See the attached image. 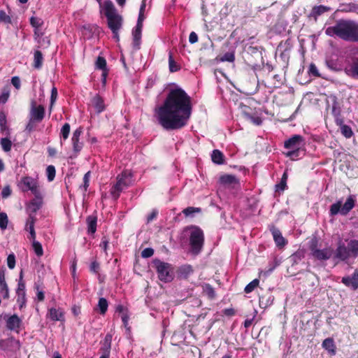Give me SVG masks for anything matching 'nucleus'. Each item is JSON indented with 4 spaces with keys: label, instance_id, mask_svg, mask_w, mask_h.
Listing matches in <instances>:
<instances>
[{
    "label": "nucleus",
    "instance_id": "f257e3e1",
    "mask_svg": "<svg viewBox=\"0 0 358 358\" xmlns=\"http://www.w3.org/2000/svg\"><path fill=\"white\" fill-rule=\"evenodd\" d=\"M192 112L191 97L180 87L171 89L162 104L155 108V117L166 130H178L185 127Z\"/></svg>",
    "mask_w": 358,
    "mask_h": 358
},
{
    "label": "nucleus",
    "instance_id": "f03ea898",
    "mask_svg": "<svg viewBox=\"0 0 358 358\" xmlns=\"http://www.w3.org/2000/svg\"><path fill=\"white\" fill-rule=\"evenodd\" d=\"M327 36L338 38L351 42H358V22L353 20H340L335 25L325 30Z\"/></svg>",
    "mask_w": 358,
    "mask_h": 358
},
{
    "label": "nucleus",
    "instance_id": "7ed1b4c3",
    "mask_svg": "<svg viewBox=\"0 0 358 358\" xmlns=\"http://www.w3.org/2000/svg\"><path fill=\"white\" fill-rule=\"evenodd\" d=\"M102 7L103 12L107 18L108 26L113 32V38L118 41L120 39L118 33L122 26V17L117 13L112 1H106Z\"/></svg>",
    "mask_w": 358,
    "mask_h": 358
},
{
    "label": "nucleus",
    "instance_id": "20e7f679",
    "mask_svg": "<svg viewBox=\"0 0 358 358\" xmlns=\"http://www.w3.org/2000/svg\"><path fill=\"white\" fill-rule=\"evenodd\" d=\"M184 231L188 232L189 251L194 255H198L204 245V233L198 226L189 225L185 228Z\"/></svg>",
    "mask_w": 358,
    "mask_h": 358
},
{
    "label": "nucleus",
    "instance_id": "39448f33",
    "mask_svg": "<svg viewBox=\"0 0 358 358\" xmlns=\"http://www.w3.org/2000/svg\"><path fill=\"white\" fill-rule=\"evenodd\" d=\"M334 253V259L341 261H346L350 257H356L358 255V241L350 240L345 245V243L340 240Z\"/></svg>",
    "mask_w": 358,
    "mask_h": 358
},
{
    "label": "nucleus",
    "instance_id": "423d86ee",
    "mask_svg": "<svg viewBox=\"0 0 358 358\" xmlns=\"http://www.w3.org/2000/svg\"><path fill=\"white\" fill-rule=\"evenodd\" d=\"M133 174L129 170H124L116 177V182L112 186L110 192L115 200H117L121 192L133 185Z\"/></svg>",
    "mask_w": 358,
    "mask_h": 358
},
{
    "label": "nucleus",
    "instance_id": "0eeeda50",
    "mask_svg": "<svg viewBox=\"0 0 358 358\" xmlns=\"http://www.w3.org/2000/svg\"><path fill=\"white\" fill-rule=\"evenodd\" d=\"M153 268H155L158 278L164 282H169L173 279V268L169 263L154 259L152 262Z\"/></svg>",
    "mask_w": 358,
    "mask_h": 358
},
{
    "label": "nucleus",
    "instance_id": "6e6552de",
    "mask_svg": "<svg viewBox=\"0 0 358 358\" xmlns=\"http://www.w3.org/2000/svg\"><path fill=\"white\" fill-rule=\"evenodd\" d=\"M355 200L352 196H349L343 206L341 201L333 203L330 206L329 214L331 216H334L338 213H341L342 215H346L355 207Z\"/></svg>",
    "mask_w": 358,
    "mask_h": 358
},
{
    "label": "nucleus",
    "instance_id": "1a4fd4ad",
    "mask_svg": "<svg viewBox=\"0 0 358 358\" xmlns=\"http://www.w3.org/2000/svg\"><path fill=\"white\" fill-rule=\"evenodd\" d=\"M17 187L22 192L31 191L35 197L40 196V189L37 181L32 177L26 176L21 178Z\"/></svg>",
    "mask_w": 358,
    "mask_h": 358
},
{
    "label": "nucleus",
    "instance_id": "9d476101",
    "mask_svg": "<svg viewBox=\"0 0 358 358\" xmlns=\"http://www.w3.org/2000/svg\"><path fill=\"white\" fill-rule=\"evenodd\" d=\"M305 146L304 138L299 134H295L284 142L285 148L292 150L301 149Z\"/></svg>",
    "mask_w": 358,
    "mask_h": 358
},
{
    "label": "nucleus",
    "instance_id": "9b49d317",
    "mask_svg": "<svg viewBox=\"0 0 358 358\" xmlns=\"http://www.w3.org/2000/svg\"><path fill=\"white\" fill-rule=\"evenodd\" d=\"M17 295V302L19 304L20 309H22L26 303V293H25V283L23 281V272L21 271L20 273V279L17 284L16 290Z\"/></svg>",
    "mask_w": 358,
    "mask_h": 358
},
{
    "label": "nucleus",
    "instance_id": "f8f14e48",
    "mask_svg": "<svg viewBox=\"0 0 358 358\" xmlns=\"http://www.w3.org/2000/svg\"><path fill=\"white\" fill-rule=\"evenodd\" d=\"M45 110L43 106H36V103L34 101L31 103V107L29 112L30 119L36 121V122H41L45 117Z\"/></svg>",
    "mask_w": 358,
    "mask_h": 358
},
{
    "label": "nucleus",
    "instance_id": "ddd939ff",
    "mask_svg": "<svg viewBox=\"0 0 358 358\" xmlns=\"http://www.w3.org/2000/svg\"><path fill=\"white\" fill-rule=\"evenodd\" d=\"M273 101L278 106H287L292 102L293 94L289 92H279L274 96Z\"/></svg>",
    "mask_w": 358,
    "mask_h": 358
},
{
    "label": "nucleus",
    "instance_id": "4468645a",
    "mask_svg": "<svg viewBox=\"0 0 358 358\" xmlns=\"http://www.w3.org/2000/svg\"><path fill=\"white\" fill-rule=\"evenodd\" d=\"M269 230L272 234L273 240L277 247L282 248L287 243L286 239L282 236L280 231L273 224L269 226Z\"/></svg>",
    "mask_w": 358,
    "mask_h": 358
},
{
    "label": "nucleus",
    "instance_id": "2eb2a0df",
    "mask_svg": "<svg viewBox=\"0 0 358 358\" xmlns=\"http://www.w3.org/2000/svg\"><path fill=\"white\" fill-rule=\"evenodd\" d=\"M83 134V128L78 127L77 128L73 133V136L71 138V142L73 145V152L76 154L79 153L83 147V142L80 141V137Z\"/></svg>",
    "mask_w": 358,
    "mask_h": 358
},
{
    "label": "nucleus",
    "instance_id": "dca6fc26",
    "mask_svg": "<svg viewBox=\"0 0 358 358\" xmlns=\"http://www.w3.org/2000/svg\"><path fill=\"white\" fill-rule=\"evenodd\" d=\"M341 282L353 290L358 289V271H355L351 275L342 278Z\"/></svg>",
    "mask_w": 358,
    "mask_h": 358
},
{
    "label": "nucleus",
    "instance_id": "f3484780",
    "mask_svg": "<svg viewBox=\"0 0 358 358\" xmlns=\"http://www.w3.org/2000/svg\"><path fill=\"white\" fill-rule=\"evenodd\" d=\"M334 254V250L331 247H327L324 249H318L317 251H315V253L312 255V256L317 260L320 261H326L329 259Z\"/></svg>",
    "mask_w": 358,
    "mask_h": 358
},
{
    "label": "nucleus",
    "instance_id": "a211bd4d",
    "mask_svg": "<svg viewBox=\"0 0 358 358\" xmlns=\"http://www.w3.org/2000/svg\"><path fill=\"white\" fill-rule=\"evenodd\" d=\"M42 197L41 195L35 197L32 199L27 205V210L29 212V216L36 217V212L42 206Z\"/></svg>",
    "mask_w": 358,
    "mask_h": 358
},
{
    "label": "nucleus",
    "instance_id": "6ab92c4d",
    "mask_svg": "<svg viewBox=\"0 0 358 358\" xmlns=\"http://www.w3.org/2000/svg\"><path fill=\"white\" fill-rule=\"evenodd\" d=\"M47 316L53 322H64V312L62 308H50L48 309Z\"/></svg>",
    "mask_w": 358,
    "mask_h": 358
},
{
    "label": "nucleus",
    "instance_id": "aec40b11",
    "mask_svg": "<svg viewBox=\"0 0 358 358\" xmlns=\"http://www.w3.org/2000/svg\"><path fill=\"white\" fill-rule=\"evenodd\" d=\"M112 338L113 334L110 333H108L104 339L101 341V348L99 349L101 355H110V350H111V344H112Z\"/></svg>",
    "mask_w": 358,
    "mask_h": 358
},
{
    "label": "nucleus",
    "instance_id": "412c9836",
    "mask_svg": "<svg viewBox=\"0 0 358 358\" xmlns=\"http://www.w3.org/2000/svg\"><path fill=\"white\" fill-rule=\"evenodd\" d=\"M285 72L277 73L275 72L274 69H271L268 72L267 78L268 80H273L272 84L274 86H277L281 85L283 83L285 79Z\"/></svg>",
    "mask_w": 358,
    "mask_h": 358
},
{
    "label": "nucleus",
    "instance_id": "4be33fe9",
    "mask_svg": "<svg viewBox=\"0 0 358 358\" xmlns=\"http://www.w3.org/2000/svg\"><path fill=\"white\" fill-rule=\"evenodd\" d=\"M91 103L97 113H101L106 109L104 101L99 94H96L92 99Z\"/></svg>",
    "mask_w": 358,
    "mask_h": 358
},
{
    "label": "nucleus",
    "instance_id": "5701e85b",
    "mask_svg": "<svg viewBox=\"0 0 358 358\" xmlns=\"http://www.w3.org/2000/svg\"><path fill=\"white\" fill-rule=\"evenodd\" d=\"M21 323V319L17 315L14 314L6 320V327L10 331H14L20 328Z\"/></svg>",
    "mask_w": 358,
    "mask_h": 358
},
{
    "label": "nucleus",
    "instance_id": "b1692460",
    "mask_svg": "<svg viewBox=\"0 0 358 358\" xmlns=\"http://www.w3.org/2000/svg\"><path fill=\"white\" fill-rule=\"evenodd\" d=\"M322 346L331 355H335L336 353V346L332 338H327L322 342Z\"/></svg>",
    "mask_w": 358,
    "mask_h": 358
},
{
    "label": "nucleus",
    "instance_id": "393cba45",
    "mask_svg": "<svg viewBox=\"0 0 358 358\" xmlns=\"http://www.w3.org/2000/svg\"><path fill=\"white\" fill-rule=\"evenodd\" d=\"M327 102L329 106L331 104L332 107V114H339L341 112L340 104L338 101V98L334 94H330L327 96Z\"/></svg>",
    "mask_w": 358,
    "mask_h": 358
},
{
    "label": "nucleus",
    "instance_id": "a878e982",
    "mask_svg": "<svg viewBox=\"0 0 358 358\" xmlns=\"http://www.w3.org/2000/svg\"><path fill=\"white\" fill-rule=\"evenodd\" d=\"M142 28L143 27L136 26L132 31L133 45L136 49L140 48Z\"/></svg>",
    "mask_w": 358,
    "mask_h": 358
},
{
    "label": "nucleus",
    "instance_id": "bb28decb",
    "mask_svg": "<svg viewBox=\"0 0 358 358\" xmlns=\"http://www.w3.org/2000/svg\"><path fill=\"white\" fill-rule=\"evenodd\" d=\"M193 273V268L189 264H185L179 267L178 275L179 278L187 279Z\"/></svg>",
    "mask_w": 358,
    "mask_h": 358
},
{
    "label": "nucleus",
    "instance_id": "cd10ccee",
    "mask_svg": "<svg viewBox=\"0 0 358 358\" xmlns=\"http://www.w3.org/2000/svg\"><path fill=\"white\" fill-rule=\"evenodd\" d=\"M86 222L87 224V234H94L96 231L97 217L90 215L87 217Z\"/></svg>",
    "mask_w": 358,
    "mask_h": 358
},
{
    "label": "nucleus",
    "instance_id": "c85d7f7f",
    "mask_svg": "<svg viewBox=\"0 0 358 358\" xmlns=\"http://www.w3.org/2000/svg\"><path fill=\"white\" fill-rule=\"evenodd\" d=\"M220 182L222 185H230L234 184H238L239 180L238 178L233 175L225 174L220 177Z\"/></svg>",
    "mask_w": 358,
    "mask_h": 358
},
{
    "label": "nucleus",
    "instance_id": "c756f323",
    "mask_svg": "<svg viewBox=\"0 0 358 358\" xmlns=\"http://www.w3.org/2000/svg\"><path fill=\"white\" fill-rule=\"evenodd\" d=\"M202 292L210 300L214 299L216 296L214 288L208 283H205L202 285Z\"/></svg>",
    "mask_w": 358,
    "mask_h": 358
},
{
    "label": "nucleus",
    "instance_id": "7c9ffc66",
    "mask_svg": "<svg viewBox=\"0 0 358 358\" xmlns=\"http://www.w3.org/2000/svg\"><path fill=\"white\" fill-rule=\"evenodd\" d=\"M211 159L216 164H223L224 163V155L219 150H214L211 154Z\"/></svg>",
    "mask_w": 358,
    "mask_h": 358
},
{
    "label": "nucleus",
    "instance_id": "2f4dec72",
    "mask_svg": "<svg viewBox=\"0 0 358 358\" xmlns=\"http://www.w3.org/2000/svg\"><path fill=\"white\" fill-rule=\"evenodd\" d=\"M100 270V264L96 259L92 261L90 265V271L93 274L97 275L99 282H103V280L101 278V276L99 273Z\"/></svg>",
    "mask_w": 358,
    "mask_h": 358
},
{
    "label": "nucleus",
    "instance_id": "473e14b6",
    "mask_svg": "<svg viewBox=\"0 0 358 358\" xmlns=\"http://www.w3.org/2000/svg\"><path fill=\"white\" fill-rule=\"evenodd\" d=\"M243 115L247 120H250L255 125H260L262 122V118L255 113L251 114L245 110H243Z\"/></svg>",
    "mask_w": 358,
    "mask_h": 358
},
{
    "label": "nucleus",
    "instance_id": "72a5a7b5",
    "mask_svg": "<svg viewBox=\"0 0 358 358\" xmlns=\"http://www.w3.org/2000/svg\"><path fill=\"white\" fill-rule=\"evenodd\" d=\"M305 148L288 150L287 152L285 153V156L289 157L292 160H296L300 157V155L302 152L303 155L305 154Z\"/></svg>",
    "mask_w": 358,
    "mask_h": 358
},
{
    "label": "nucleus",
    "instance_id": "f704fd0d",
    "mask_svg": "<svg viewBox=\"0 0 358 358\" xmlns=\"http://www.w3.org/2000/svg\"><path fill=\"white\" fill-rule=\"evenodd\" d=\"M329 10H330L329 7L322 6V5L316 6L313 8L312 11H311V15L316 18L319 15H320Z\"/></svg>",
    "mask_w": 358,
    "mask_h": 358
},
{
    "label": "nucleus",
    "instance_id": "c9c22d12",
    "mask_svg": "<svg viewBox=\"0 0 358 358\" xmlns=\"http://www.w3.org/2000/svg\"><path fill=\"white\" fill-rule=\"evenodd\" d=\"M271 298H272V296L270 294L268 296L263 295V296H259V306L262 308H266V307L270 306L273 302V299H271Z\"/></svg>",
    "mask_w": 358,
    "mask_h": 358
},
{
    "label": "nucleus",
    "instance_id": "e433bc0d",
    "mask_svg": "<svg viewBox=\"0 0 358 358\" xmlns=\"http://www.w3.org/2000/svg\"><path fill=\"white\" fill-rule=\"evenodd\" d=\"M217 59L221 62H233L235 59L234 52L230 51L224 53L223 55H219Z\"/></svg>",
    "mask_w": 358,
    "mask_h": 358
},
{
    "label": "nucleus",
    "instance_id": "4c0bfd02",
    "mask_svg": "<svg viewBox=\"0 0 358 358\" xmlns=\"http://www.w3.org/2000/svg\"><path fill=\"white\" fill-rule=\"evenodd\" d=\"M10 87L8 86H5L0 94V104H4L8 101L10 96Z\"/></svg>",
    "mask_w": 358,
    "mask_h": 358
},
{
    "label": "nucleus",
    "instance_id": "58836bf2",
    "mask_svg": "<svg viewBox=\"0 0 358 358\" xmlns=\"http://www.w3.org/2000/svg\"><path fill=\"white\" fill-rule=\"evenodd\" d=\"M98 307L101 315H105L107 312L108 303L105 298H100L98 301Z\"/></svg>",
    "mask_w": 358,
    "mask_h": 358
},
{
    "label": "nucleus",
    "instance_id": "ea45409f",
    "mask_svg": "<svg viewBox=\"0 0 358 358\" xmlns=\"http://www.w3.org/2000/svg\"><path fill=\"white\" fill-rule=\"evenodd\" d=\"M8 131L6 115L4 112H0V132L3 134Z\"/></svg>",
    "mask_w": 358,
    "mask_h": 358
},
{
    "label": "nucleus",
    "instance_id": "a19ab883",
    "mask_svg": "<svg viewBox=\"0 0 358 358\" xmlns=\"http://www.w3.org/2000/svg\"><path fill=\"white\" fill-rule=\"evenodd\" d=\"M32 247L37 257H41L43 255V249L41 243L34 241L32 243Z\"/></svg>",
    "mask_w": 358,
    "mask_h": 358
},
{
    "label": "nucleus",
    "instance_id": "79ce46f5",
    "mask_svg": "<svg viewBox=\"0 0 358 358\" xmlns=\"http://www.w3.org/2000/svg\"><path fill=\"white\" fill-rule=\"evenodd\" d=\"M43 55L41 51L36 50L34 52V67H40L43 64Z\"/></svg>",
    "mask_w": 358,
    "mask_h": 358
},
{
    "label": "nucleus",
    "instance_id": "37998d69",
    "mask_svg": "<svg viewBox=\"0 0 358 358\" xmlns=\"http://www.w3.org/2000/svg\"><path fill=\"white\" fill-rule=\"evenodd\" d=\"M36 220V217L29 216L26 221L24 229L27 231H30L31 230H35L34 225H35Z\"/></svg>",
    "mask_w": 358,
    "mask_h": 358
},
{
    "label": "nucleus",
    "instance_id": "c03bdc74",
    "mask_svg": "<svg viewBox=\"0 0 358 358\" xmlns=\"http://www.w3.org/2000/svg\"><path fill=\"white\" fill-rule=\"evenodd\" d=\"M56 169L53 165H49L46 168V175L48 178V180L51 182L55 178Z\"/></svg>",
    "mask_w": 358,
    "mask_h": 358
},
{
    "label": "nucleus",
    "instance_id": "a18cd8bd",
    "mask_svg": "<svg viewBox=\"0 0 358 358\" xmlns=\"http://www.w3.org/2000/svg\"><path fill=\"white\" fill-rule=\"evenodd\" d=\"M287 174L285 172L281 178L280 182L275 185L276 190L284 191L287 187Z\"/></svg>",
    "mask_w": 358,
    "mask_h": 358
},
{
    "label": "nucleus",
    "instance_id": "49530a36",
    "mask_svg": "<svg viewBox=\"0 0 358 358\" xmlns=\"http://www.w3.org/2000/svg\"><path fill=\"white\" fill-rule=\"evenodd\" d=\"M259 284V280L258 279H254L245 286L244 289L245 292L247 294L252 292L256 287H258Z\"/></svg>",
    "mask_w": 358,
    "mask_h": 358
},
{
    "label": "nucleus",
    "instance_id": "de8ad7c7",
    "mask_svg": "<svg viewBox=\"0 0 358 358\" xmlns=\"http://www.w3.org/2000/svg\"><path fill=\"white\" fill-rule=\"evenodd\" d=\"M1 145L3 151L5 152H9L11 150L12 148V142L8 138H2L1 139Z\"/></svg>",
    "mask_w": 358,
    "mask_h": 358
},
{
    "label": "nucleus",
    "instance_id": "09e8293b",
    "mask_svg": "<svg viewBox=\"0 0 358 358\" xmlns=\"http://www.w3.org/2000/svg\"><path fill=\"white\" fill-rule=\"evenodd\" d=\"M319 241L316 237H313L309 241L308 248L310 251V254L313 255L315 253V251H317L318 248Z\"/></svg>",
    "mask_w": 358,
    "mask_h": 358
},
{
    "label": "nucleus",
    "instance_id": "8fccbe9b",
    "mask_svg": "<svg viewBox=\"0 0 358 358\" xmlns=\"http://www.w3.org/2000/svg\"><path fill=\"white\" fill-rule=\"evenodd\" d=\"M341 134L347 138H350L353 135V131L351 129V127L348 125H342V127L340 128Z\"/></svg>",
    "mask_w": 358,
    "mask_h": 358
},
{
    "label": "nucleus",
    "instance_id": "3c124183",
    "mask_svg": "<svg viewBox=\"0 0 358 358\" xmlns=\"http://www.w3.org/2000/svg\"><path fill=\"white\" fill-rule=\"evenodd\" d=\"M8 219L7 214L4 212H0V228L4 230L7 228Z\"/></svg>",
    "mask_w": 358,
    "mask_h": 358
},
{
    "label": "nucleus",
    "instance_id": "603ef678",
    "mask_svg": "<svg viewBox=\"0 0 358 358\" xmlns=\"http://www.w3.org/2000/svg\"><path fill=\"white\" fill-rule=\"evenodd\" d=\"M70 129L71 127L69 123H65L60 131L61 136L63 138L64 140H66L69 138V134H70Z\"/></svg>",
    "mask_w": 358,
    "mask_h": 358
},
{
    "label": "nucleus",
    "instance_id": "864d4df0",
    "mask_svg": "<svg viewBox=\"0 0 358 358\" xmlns=\"http://www.w3.org/2000/svg\"><path fill=\"white\" fill-rule=\"evenodd\" d=\"M90 171L87 172L83 177V184L80 185V188L83 189V192H86L90 185Z\"/></svg>",
    "mask_w": 358,
    "mask_h": 358
},
{
    "label": "nucleus",
    "instance_id": "5fc2aeb1",
    "mask_svg": "<svg viewBox=\"0 0 358 358\" xmlns=\"http://www.w3.org/2000/svg\"><path fill=\"white\" fill-rule=\"evenodd\" d=\"M201 211V209L200 208L187 207L182 210V213L185 216H190L195 213H200Z\"/></svg>",
    "mask_w": 358,
    "mask_h": 358
},
{
    "label": "nucleus",
    "instance_id": "6e6d98bb",
    "mask_svg": "<svg viewBox=\"0 0 358 358\" xmlns=\"http://www.w3.org/2000/svg\"><path fill=\"white\" fill-rule=\"evenodd\" d=\"M0 293L2 294L3 299H7L9 298V291L6 282L0 285Z\"/></svg>",
    "mask_w": 358,
    "mask_h": 358
},
{
    "label": "nucleus",
    "instance_id": "4d7b16f0",
    "mask_svg": "<svg viewBox=\"0 0 358 358\" xmlns=\"http://www.w3.org/2000/svg\"><path fill=\"white\" fill-rule=\"evenodd\" d=\"M343 10L347 12H354L358 14V4L351 3L345 6Z\"/></svg>",
    "mask_w": 358,
    "mask_h": 358
},
{
    "label": "nucleus",
    "instance_id": "13d9d810",
    "mask_svg": "<svg viewBox=\"0 0 358 358\" xmlns=\"http://www.w3.org/2000/svg\"><path fill=\"white\" fill-rule=\"evenodd\" d=\"M7 265L10 269H13L15 266V256L14 254H10L7 257Z\"/></svg>",
    "mask_w": 358,
    "mask_h": 358
},
{
    "label": "nucleus",
    "instance_id": "bf43d9fd",
    "mask_svg": "<svg viewBox=\"0 0 358 358\" xmlns=\"http://www.w3.org/2000/svg\"><path fill=\"white\" fill-rule=\"evenodd\" d=\"M345 73L354 79H358V69H344Z\"/></svg>",
    "mask_w": 358,
    "mask_h": 358
},
{
    "label": "nucleus",
    "instance_id": "052dcab7",
    "mask_svg": "<svg viewBox=\"0 0 358 358\" xmlns=\"http://www.w3.org/2000/svg\"><path fill=\"white\" fill-rule=\"evenodd\" d=\"M42 23H43V22H42L41 19H40L38 17H31L30 18V24L35 29L39 28L41 26Z\"/></svg>",
    "mask_w": 358,
    "mask_h": 358
},
{
    "label": "nucleus",
    "instance_id": "680f3d73",
    "mask_svg": "<svg viewBox=\"0 0 358 358\" xmlns=\"http://www.w3.org/2000/svg\"><path fill=\"white\" fill-rule=\"evenodd\" d=\"M57 98V90L55 87H53L51 90L50 110L52 109V107L54 105Z\"/></svg>",
    "mask_w": 358,
    "mask_h": 358
},
{
    "label": "nucleus",
    "instance_id": "e2e57ef3",
    "mask_svg": "<svg viewBox=\"0 0 358 358\" xmlns=\"http://www.w3.org/2000/svg\"><path fill=\"white\" fill-rule=\"evenodd\" d=\"M0 21L4 22L5 24H10L11 17L3 10H0Z\"/></svg>",
    "mask_w": 358,
    "mask_h": 358
},
{
    "label": "nucleus",
    "instance_id": "0e129e2a",
    "mask_svg": "<svg viewBox=\"0 0 358 358\" xmlns=\"http://www.w3.org/2000/svg\"><path fill=\"white\" fill-rule=\"evenodd\" d=\"M154 255V250L151 248H146L141 252V257L149 258Z\"/></svg>",
    "mask_w": 358,
    "mask_h": 358
},
{
    "label": "nucleus",
    "instance_id": "69168bd1",
    "mask_svg": "<svg viewBox=\"0 0 358 358\" xmlns=\"http://www.w3.org/2000/svg\"><path fill=\"white\" fill-rule=\"evenodd\" d=\"M95 67H106V60L105 58L99 56L95 62Z\"/></svg>",
    "mask_w": 358,
    "mask_h": 358
},
{
    "label": "nucleus",
    "instance_id": "338daca9",
    "mask_svg": "<svg viewBox=\"0 0 358 358\" xmlns=\"http://www.w3.org/2000/svg\"><path fill=\"white\" fill-rule=\"evenodd\" d=\"M12 192V190L10 189V187L9 185L5 186L2 191H1V196L3 199L8 198L9 196H10Z\"/></svg>",
    "mask_w": 358,
    "mask_h": 358
},
{
    "label": "nucleus",
    "instance_id": "774afa93",
    "mask_svg": "<svg viewBox=\"0 0 358 358\" xmlns=\"http://www.w3.org/2000/svg\"><path fill=\"white\" fill-rule=\"evenodd\" d=\"M11 341L9 339H1L0 340V349L6 350L10 345Z\"/></svg>",
    "mask_w": 358,
    "mask_h": 358
}]
</instances>
